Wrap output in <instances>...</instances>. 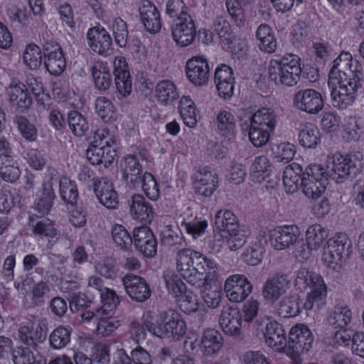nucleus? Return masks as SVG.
<instances>
[{
  "label": "nucleus",
  "mask_w": 364,
  "mask_h": 364,
  "mask_svg": "<svg viewBox=\"0 0 364 364\" xmlns=\"http://www.w3.org/2000/svg\"><path fill=\"white\" fill-rule=\"evenodd\" d=\"M215 124L222 135L230 136L235 132L236 120L230 112L225 110L220 112L217 115Z\"/></svg>",
  "instance_id": "obj_49"
},
{
  "label": "nucleus",
  "mask_w": 364,
  "mask_h": 364,
  "mask_svg": "<svg viewBox=\"0 0 364 364\" xmlns=\"http://www.w3.org/2000/svg\"><path fill=\"white\" fill-rule=\"evenodd\" d=\"M290 286L291 278L289 274L277 273L264 282L262 295L267 303L274 304L287 293Z\"/></svg>",
  "instance_id": "obj_9"
},
{
  "label": "nucleus",
  "mask_w": 364,
  "mask_h": 364,
  "mask_svg": "<svg viewBox=\"0 0 364 364\" xmlns=\"http://www.w3.org/2000/svg\"><path fill=\"white\" fill-rule=\"evenodd\" d=\"M94 192L101 204L109 209H115L118 205V194L113 184L107 178L94 181Z\"/></svg>",
  "instance_id": "obj_24"
},
{
  "label": "nucleus",
  "mask_w": 364,
  "mask_h": 364,
  "mask_svg": "<svg viewBox=\"0 0 364 364\" xmlns=\"http://www.w3.org/2000/svg\"><path fill=\"white\" fill-rule=\"evenodd\" d=\"M302 309V300L296 294H289L283 296L276 306L277 314L284 318L298 316Z\"/></svg>",
  "instance_id": "obj_28"
},
{
  "label": "nucleus",
  "mask_w": 364,
  "mask_h": 364,
  "mask_svg": "<svg viewBox=\"0 0 364 364\" xmlns=\"http://www.w3.org/2000/svg\"><path fill=\"white\" fill-rule=\"evenodd\" d=\"M71 328L69 326H59L49 335L50 347L60 350L65 348L70 342Z\"/></svg>",
  "instance_id": "obj_42"
},
{
  "label": "nucleus",
  "mask_w": 364,
  "mask_h": 364,
  "mask_svg": "<svg viewBox=\"0 0 364 364\" xmlns=\"http://www.w3.org/2000/svg\"><path fill=\"white\" fill-rule=\"evenodd\" d=\"M215 228L220 232H232L239 226L236 215L230 210H220L215 216Z\"/></svg>",
  "instance_id": "obj_41"
},
{
  "label": "nucleus",
  "mask_w": 364,
  "mask_h": 364,
  "mask_svg": "<svg viewBox=\"0 0 364 364\" xmlns=\"http://www.w3.org/2000/svg\"><path fill=\"white\" fill-rule=\"evenodd\" d=\"M188 79L196 86L206 85L210 77V68L207 60L203 56H194L186 65Z\"/></svg>",
  "instance_id": "obj_19"
},
{
  "label": "nucleus",
  "mask_w": 364,
  "mask_h": 364,
  "mask_svg": "<svg viewBox=\"0 0 364 364\" xmlns=\"http://www.w3.org/2000/svg\"><path fill=\"white\" fill-rule=\"evenodd\" d=\"M255 36L259 41L258 46L260 50L268 53L275 51L277 41L272 28L268 24L259 25L256 31Z\"/></svg>",
  "instance_id": "obj_34"
},
{
  "label": "nucleus",
  "mask_w": 364,
  "mask_h": 364,
  "mask_svg": "<svg viewBox=\"0 0 364 364\" xmlns=\"http://www.w3.org/2000/svg\"><path fill=\"white\" fill-rule=\"evenodd\" d=\"M293 103L299 110L309 114H318L324 107V100L321 92L311 88L300 90L293 97Z\"/></svg>",
  "instance_id": "obj_10"
},
{
  "label": "nucleus",
  "mask_w": 364,
  "mask_h": 364,
  "mask_svg": "<svg viewBox=\"0 0 364 364\" xmlns=\"http://www.w3.org/2000/svg\"><path fill=\"white\" fill-rule=\"evenodd\" d=\"M173 41L177 45L186 47L192 44L196 36V27L191 16L180 18L171 28Z\"/></svg>",
  "instance_id": "obj_17"
},
{
  "label": "nucleus",
  "mask_w": 364,
  "mask_h": 364,
  "mask_svg": "<svg viewBox=\"0 0 364 364\" xmlns=\"http://www.w3.org/2000/svg\"><path fill=\"white\" fill-rule=\"evenodd\" d=\"M164 279L169 293L175 297H179L187 291L186 285L177 274L167 273L164 276Z\"/></svg>",
  "instance_id": "obj_58"
},
{
  "label": "nucleus",
  "mask_w": 364,
  "mask_h": 364,
  "mask_svg": "<svg viewBox=\"0 0 364 364\" xmlns=\"http://www.w3.org/2000/svg\"><path fill=\"white\" fill-rule=\"evenodd\" d=\"M352 318L351 311L348 307L336 306L328 316V323L335 329L346 328Z\"/></svg>",
  "instance_id": "obj_43"
},
{
  "label": "nucleus",
  "mask_w": 364,
  "mask_h": 364,
  "mask_svg": "<svg viewBox=\"0 0 364 364\" xmlns=\"http://www.w3.org/2000/svg\"><path fill=\"white\" fill-rule=\"evenodd\" d=\"M353 57L348 52H342L333 60L328 73V85L331 89L332 105L345 109L353 105L364 85L362 73L351 70Z\"/></svg>",
  "instance_id": "obj_2"
},
{
  "label": "nucleus",
  "mask_w": 364,
  "mask_h": 364,
  "mask_svg": "<svg viewBox=\"0 0 364 364\" xmlns=\"http://www.w3.org/2000/svg\"><path fill=\"white\" fill-rule=\"evenodd\" d=\"M272 151L274 162L282 164L290 162L296 153L294 146L288 142L276 145L272 148Z\"/></svg>",
  "instance_id": "obj_53"
},
{
  "label": "nucleus",
  "mask_w": 364,
  "mask_h": 364,
  "mask_svg": "<svg viewBox=\"0 0 364 364\" xmlns=\"http://www.w3.org/2000/svg\"><path fill=\"white\" fill-rule=\"evenodd\" d=\"M211 283L208 284H204L201 287H203L202 291V297L204 303L208 308L215 309L219 306L222 299V292L213 289L210 287Z\"/></svg>",
  "instance_id": "obj_62"
},
{
  "label": "nucleus",
  "mask_w": 364,
  "mask_h": 364,
  "mask_svg": "<svg viewBox=\"0 0 364 364\" xmlns=\"http://www.w3.org/2000/svg\"><path fill=\"white\" fill-rule=\"evenodd\" d=\"M55 198L52 182L50 181L44 182L41 189L37 193L34 203L35 210L42 215L48 214L53 205Z\"/></svg>",
  "instance_id": "obj_31"
},
{
  "label": "nucleus",
  "mask_w": 364,
  "mask_h": 364,
  "mask_svg": "<svg viewBox=\"0 0 364 364\" xmlns=\"http://www.w3.org/2000/svg\"><path fill=\"white\" fill-rule=\"evenodd\" d=\"M226 7L229 14L238 27L245 25V18L242 6H245L243 3L237 0H226Z\"/></svg>",
  "instance_id": "obj_63"
},
{
  "label": "nucleus",
  "mask_w": 364,
  "mask_h": 364,
  "mask_svg": "<svg viewBox=\"0 0 364 364\" xmlns=\"http://www.w3.org/2000/svg\"><path fill=\"white\" fill-rule=\"evenodd\" d=\"M68 124L73 134L76 136L85 135L89 129L87 119L79 112L73 110L68 113Z\"/></svg>",
  "instance_id": "obj_48"
},
{
  "label": "nucleus",
  "mask_w": 364,
  "mask_h": 364,
  "mask_svg": "<svg viewBox=\"0 0 364 364\" xmlns=\"http://www.w3.org/2000/svg\"><path fill=\"white\" fill-rule=\"evenodd\" d=\"M112 236L116 245L124 250H129L134 242L133 236L122 225L117 224L112 228Z\"/></svg>",
  "instance_id": "obj_54"
},
{
  "label": "nucleus",
  "mask_w": 364,
  "mask_h": 364,
  "mask_svg": "<svg viewBox=\"0 0 364 364\" xmlns=\"http://www.w3.org/2000/svg\"><path fill=\"white\" fill-rule=\"evenodd\" d=\"M92 143L102 146L105 148H110L117 151L118 144L114 136L112 135L107 129H101L96 131L94 141Z\"/></svg>",
  "instance_id": "obj_64"
},
{
  "label": "nucleus",
  "mask_w": 364,
  "mask_h": 364,
  "mask_svg": "<svg viewBox=\"0 0 364 364\" xmlns=\"http://www.w3.org/2000/svg\"><path fill=\"white\" fill-rule=\"evenodd\" d=\"M317 289L311 290L308 293L306 301L302 303V308L309 311L313 309L314 304H317L318 306L323 304V300L326 297V287L325 284H322L319 278L317 279Z\"/></svg>",
  "instance_id": "obj_52"
},
{
  "label": "nucleus",
  "mask_w": 364,
  "mask_h": 364,
  "mask_svg": "<svg viewBox=\"0 0 364 364\" xmlns=\"http://www.w3.org/2000/svg\"><path fill=\"white\" fill-rule=\"evenodd\" d=\"M299 235V230L296 226H280L270 231L269 241L276 250H283L296 243Z\"/></svg>",
  "instance_id": "obj_18"
},
{
  "label": "nucleus",
  "mask_w": 364,
  "mask_h": 364,
  "mask_svg": "<svg viewBox=\"0 0 364 364\" xmlns=\"http://www.w3.org/2000/svg\"><path fill=\"white\" fill-rule=\"evenodd\" d=\"M218 95L224 100H230L234 94L235 77L232 68L221 64L216 68L214 76Z\"/></svg>",
  "instance_id": "obj_22"
},
{
  "label": "nucleus",
  "mask_w": 364,
  "mask_h": 364,
  "mask_svg": "<svg viewBox=\"0 0 364 364\" xmlns=\"http://www.w3.org/2000/svg\"><path fill=\"white\" fill-rule=\"evenodd\" d=\"M39 41L43 49L46 69L53 75H60L66 67L65 55L60 45L48 29L43 31L39 35Z\"/></svg>",
  "instance_id": "obj_5"
},
{
  "label": "nucleus",
  "mask_w": 364,
  "mask_h": 364,
  "mask_svg": "<svg viewBox=\"0 0 364 364\" xmlns=\"http://www.w3.org/2000/svg\"><path fill=\"white\" fill-rule=\"evenodd\" d=\"M95 87L100 91H107L110 87L112 78L108 64L103 61H95L91 68Z\"/></svg>",
  "instance_id": "obj_32"
},
{
  "label": "nucleus",
  "mask_w": 364,
  "mask_h": 364,
  "mask_svg": "<svg viewBox=\"0 0 364 364\" xmlns=\"http://www.w3.org/2000/svg\"><path fill=\"white\" fill-rule=\"evenodd\" d=\"M102 306L97 308V315L103 314L104 316H109L112 314L113 311L120 303V297L117 295L116 292L109 288L102 291L100 294Z\"/></svg>",
  "instance_id": "obj_46"
},
{
  "label": "nucleus",
  "mask_w": 364,
  "mask_h": 364,
  "mask_svg": "<svg viewBox=\"0 0 364 364\" xmlns=\"http://www.w3.org/2000/svg\"><path fill=\"white\" fill-rule=\"evenodd\" d=\"M133 238L136 250L144 257H153L157 252V242L151 229L147 226L134 228Z\"/></svg>",
  "instance_id": "obj_20"
},
{
  "label": "nucleus",
  "mask_w": 364,
  "mask_h": 364,
  "mask_svg": "<svg viewBox=\"0 0 364 364\" xmlns=\"http://www.w3.org/2000/svg\"><path fill=\"white\" fill-rule=\"evenodd\" d=\"M285 65L283 71L282 85L292 87L300 80L302 70L300 65V58L291 53L284 55Z\"/></svg>",
  "instance_id": "obj_27"
},
{
  "label": "nucleus",
  "mask_w": 364,
  "mask_h": 364,
  "mask_svg": "<svg viewBox=\"0 0 364 364\" xmlns=\"http://www.w3.org/2000/svg\"><path fill=\"white\" fill-rule=\"evenodd\" d=\"M222 336L215 329H205L200 339L201 352L208 356L217 353L222 347Z\"/></svg>",
  "instance_id": "obj_36"
},
{
  "label": "nucleus",
  "mask_w": 364,
  "mask_h": 364,
  "mask_svg": "<svg viewBox=\"0 0 364 364\" xmlns=\"http://www.w3.org/2000/svg\"><path fill=\"white\" fill-rule=\"evenodd\" d=\"M60 196L61 199L71 205L77 203L78 190L76 183L68 178H62L59 181Z\"/></svg>",
  "instance_id": "obj_47"
},
{
  "label": "nucleus",
  "mask_w": 364,
  "mask_h": 364,
  "mask_svg": "<svg viewBox=\"0 0 364 364\" xmlns=\"http://www.w3.org/2000/svg\"><path fill=\"white\" fill-rule=\"evenodd\" d=\"M285 63L284 56L277 59H272L268 65V76L271 81L274 82L277 85H282L283 71Z\"/></svg>",
  "instance_id": "obj_61"
},
{
  "label": "nucleus",
  "mask_w": 364,
  "mask_h": 364,
  "mask_svg": "<svg viewBox=\"0 0 364 364\" xmlns=\"http://www.w3.org/2000/svg\"><path fill=\"white\" fill-rule=\"evenodd\" d=\"M250 171L253 180L259 182L264 180L270 171L269 159L265 156L256 157L252 163Z\"/></svg>",
  "instance_id": "obj_51"
},
{
  "label": "nucleus",
  "mask_w": 364,
  "mask_h": 364,
  "mask_svg": "<svg viewBox=\"0 0 364 364\" xmlns=\"http://www.w3.org/2000/svg\"><path fill=\"white\" fill-rule=\"evenodd\" d=\"M362 154L360 152L342 155L336 154L329 157L326 166L310 164L306 167V173L300 183L304 194L316 200L326 190L329 178L337 183L355 178L362 169Z\"/></svg>",
  "instance_id": "obj_1"
},
{
  "label": "nucleus",
  "mask_w": 364,
  "mask_h": 364,
  "mask_svg": "<svg viewBox=\"0 0 364 364\" xmlns=\"http://www.w3.org/2000/svg\"><path fill=\"white\" fill-rule=\"evenodd\" d=\"M37 349L30 346H20L12 351V360L14 364H35Z\"/></svg>",
  "instance_id": "obj_56"
},
{
  "label": "nucleus",
  "mask_w": 364,
  "mask_h": 364,
  "mask_svg": "<svg viewBox=\"0 0 364 364\" xmlns=\"http://www.w3.org/2000/svg\"><path fill=\"white\" fill-rule=\"evenodd\" d=\"M299 141L305 148L315 149L321 143V132L316 125L307 123L299 132Z\"/></svg>",
  "instance_id": "obj_38"
},
{
  "label": "nucleus",
  "mask_w": 364,
  "mask_h": 364,
  "mask_svg": "<svg viewBox=\"0 0 364 364\" xmlns=\"http://www.w3.org/2000/svg\"><path fill=\"white\" fill-rule=\"evenodd\" d=\"M193 188L196 194L204 198L210 197L218 187V176L207 167L195 173Z\"/></svg>",
  "instance_id": "obj_16"
},
{
  "label": "nucleus",
  "mask_w": 364,
  "mask_h": 364,
  "mask_svg": "<svg viewBox=\"0 0 364 364\" xmlns=\"http://www.w3.org/2000/svg\"><path fill=\"white\" fill-rule=\"evenodd\" d=\"M48 321L46 318L36 319L30 325L21 326L18 330L20 341L25 346L38 349L47 338Z\"/></svg>",
  "instance_id": "obj_8"
},
{
  "label": "nucleus",
  "mask_w": 364,
  "mask_h": 364,
  "mask_svg": "<svg viewBox=\"0 0 364 364\" xmlns=\"http://www.w3.org/2000/svg\"><path fill=\"white\" fill-rule=\"evenodd\" d=\"M306 173L302 166L296 163L287 166L283 173V183L287 193H293L298 190L302 178Z\"/></svg>",
  "instance_id": "obj_33"
},
{
  "label": "nucleus",
  "mask_w": 364,
  "mask_h": 364,
  "mask_svg": "<svg viewBox=\"0 0 364 364\" xmlns=\"http://www.w3.org/2000/svg\"><path fill=\"white\" fill-rule=\"evenodd\" d=\"M181 226L184 228L188 234L196 239L205 233L208 228V222L198 218L189 221L183 218Z\"/></svg>",
  "instance_id": "obj_59"
},
{
  "label": "nucleus",
  "mask_w": 364,
  "mask_h": 364,
  "mask_svg": "<svg viewBox=\"0 0 364 364\" xmlns=\"http://www.w3.org/2000/svg\"><path fill=\"white\" fill-rule=\"evenodd\" d=\"M26 87L31 90L34 95L38 104L42 106L45 109H50V102L51 100L49 95L44 92L43 84L41 77L30 75L26 80Z\"/></svg>",
  "instance_id": "obj_37"
},
{
  "label": "nucleus",
  "mask_w": 364,
  "mask_h": 364,
  "mask_svg": "<svg viewBox=\"0 0 364 364\" xmlns=\"http://www.w3.org/2000/svg\"><path fill=\"white\" fill-rule=\"evenodd\" d=\"M250 141L256 147H262L269 140L270 134L273 132L256 124L250 122L247 125Z\"/></svg>",
  "instance_id": "obj_50"
},
{
  "label": "nucleus",
  "mask_w": 364,
  "mask_h": 364,
  "mask_svg": "<svg viewBox=\"0 0 364 364\" xmlns=\"http://www.w3.org/2000/svg\"><path fill=\"white\" fill-rule=\"evenodd\" d=\"M314 341V335L307 326L302 323L295 325L289 333V353L292 356H299L308 352L312 348Z\"/></svg>",
  "instance_id": "obj_7"
},
{
  "label": "nucleus",
  "mask_w": 364,
  "mask_h": 364,
  "mask_svg": "<svg viewBox=\"0 0 364 364\" xmlns=\"http://www.w3.org/2000/svg\"><path fill=\"white\" fill-rule=\"evenodd\" d=\"M141 326L144 328L160 338H173L178 340L186 332V323L180 314L173 309H169L160 314L157 325L154 323V317L151 311H146L141 317Z\"/></svg>",
  "instance_id": "obj_4"
},
{
  "label": "nucleus",
  "mask_w": 364,
  "mask_h": 364,
  "mask_svg": "<svg viewBox=\"0 0 364 364\" xmlns=\"http://www.w3.org/2000/svg\"><path fill=\"white\" fill-rule=\"evenodd\" d=\"M328 232L323 226L319 224H314L310 226L306 232V241L309 247L318 250L328 237Z\"/></svg>",
  "instance_id": "obj_45"
},
{
  "label": "nucleus",
  "mask_w": 364,
  "mask_h": 364,
  "mask_svg": "<svg viewBox=\"0 0 364 364\" xmlns=\"http://www.w3.org/2000/svg\"><path fill=\"white\" fill-rule=\"evenodd\" d=\"M141 21L146 30L151 33L159 32L161 28L159 12L150 1H146L139 9Z\"/></svg>",
  "instance_id": "obj_29"
},
{
  "label": "nucleus",
  "mask_w": 364,
  "mask_h": 364,
  "mask_svg": "<svg viewBox=\"0 0 364 364\" xmlns=\"http://www.w3.org/2000/svg\"><path fill=\"white\" fill-rule=\"evenodd\" d=\"M87 39L90 48L102 55H109L112 53V41L109 33L100 25L90 28L87 33Z\"/></svg>",
  "instance_id": "obj_15"
},
{
  "label": "nucleus",
  "mask_w": 364,
  "mask_h": 364,
  "mask_svg": "<svg viewBox=\"0 0 364 364\" xmlns=\"http://www.w3.org/2000/svg\"><path fill=\"white\" fill-rule=\"evenodd\" d=\"M265 343L271 348L279 351L287 348L286 332L283 326L277 321L269 322L264 333Z\"/></svg>",
  "instance_id": "obj_26"
},
{
  "label": "nucleus",
  "mask_w": 364,
  "mask_h": 364,
  "mask_svg": "<svg viewBox=\"0 0 364 364\" xmlns=\"http://www.w3.org/2000/svg\"><path fill=\"white\" fill-rule=\"evenodd\" d=\"M14 123L21 136L28 141H35L37 139L38 132L36 126L23 116H16Z\"/></svg>",
  "instance_id": "obj_55"
},
{
  "label": "nucleus",
  "mask_w": 364,
  "mask_h": 364,
  "mask_svg": "<svg viewBox=\"0 0 364 364\" xmlns=\"http://www.w3.org/2000/svg\"><path fill=\"white\" fill-rule=\"evenodd\" d=\"M318 278L321 279L322 284H324L323 278L320 275L310 272L306 268H301L296 273L294 284L296 288L301 291H306L308 287L312 290L317 289Z\"/></svg>",
  "instance_id": "obj_40"
},
{
  "label": "nucleus",
  "mask_w": 364,
  "mask_h": 364,
  "mask_svg": "<svg viewBox=\"0 0 364 364\" xmlns=\"http://www.w3.org/2000/svg\"><path fill=\"white\" fill-rule=\"evenodd\" d=\"M95 109L99 116L105 122H110L114 119V107L112 102L105 97L97 98Z\"/></svg>",
  "instance_id": "obj_60"
},
{
  "label": "nucleus",
  "mask_w": 364,
  "mask_h": 364,
  "mask_svg": "<svg viewBox=\"0 0 364 364\" xmlns=\"http://www.w3.org/2000/svg\"><path fill=\"white\" fill-rule=\"evenodd\" d=\"M86 155L88 161L92 164H103L105 167H107L117 156V151L91 143L87 150Z\"/></svg>",
  "instance_id": "obj_30"
},
{
  "label": "nucleus",
  "mask_w": 364,
  "mask_h": 364,
  "mask_svg": "<svg viewBox=\"0 0 364 364\" xmlns=\"http://www.w3.org/2000/svg\"><path fill=\"white\" fill-rule=\"evenodd\" d=\"M353 252L352 242L348 236L343 232L338 233L327 241L323 248V259L334 269V264L341 265L342 261L348 259Z\"/></svg>",
  "instance_id": "obj_6"
},
{
  "label": "nucleus",
  "mask_w": 364,
  "mask_h": 364,
  "mask_svg": "<svg viewBox=\"0 0 364 364\" xmlns=\"http://www.w3.org/2000/svg\"><path fill=\"white\" fill-rule=\"evenodd\" d=\"M176 269L191 285L201 288L218 279L216 262L191 248H183L176 253Z\"/></svg>",
  "instance_id": "obj_3"
},
{
  "label": "nucleus",
  "mask_w": 364,
  "mask_h": 364,
  "mask_svg": "<svg viewBox=\"0 0 364 364\" xmlns=\"http://www.w3.org/2000/svg\"><path fill=\"white\" fill-rule=\"evenodd\" d=\"M154 97L161 105H168L178 97L176 85L169 80L160 81L155 87Z\"/></svg>",
  "instance_id": "obj_35"
},
{
  "label": "nucleus",
  "mask_w": 364,
  "mask_h": 364,
  "mask_svg": "<svg viewBox=\"0 0 364 364\" xmlns=\"http://www.w3.org/2000/svg\"><path fill=\"white\" fill-rule=\"evenodd\" d=\"M122 180L132 189L139 188L143 181L144 173L137 156H126L120 164Z\"/></svg>",
  "instance_id": "obj_13"
},
{
  "label": "nucleus",
  "mask_w": 364,
  "mask_h": 364,
  "mask_svg": "<svg viewBox=\"0 0 364 364\" xmlns=\"http://www.w3.org/2000/svg\"><path fill=\"white\" fill-rule=\"evenodd\" d=\"M122 283L127 294L132 301L142 303L150 298L151 289L144 278L133 274H127L122 279Z\"/></svg>",
  "instance_id": "obj_14"
},
{
  "label": "nucleus",
  "mask_w": 364,
  "mask_h": 364,
  "mask_svg": "<svg viewBox=\"0 0 364 364\" xmlns=\"http://www.w3.org/2000/svg\"><path fill=\"white\" fill-rule=\"evenodd\" d=\"M114 84L120 95L127 97L132 91V77L124 58H116L114 61Z\"/></svg>",
  "instance_id": "obj_23"
},
{
  "label": "nucleus",
  "mask_w": 364,
  "mask_h": 364,
  "mask_svg": "<svg viewBox=\"0 0 364 364\" xmlns=\"http://www.w3.org/2000/svg\"><path fill=\"white\" fill-rule=\"evenodd\" d=\"M5 95L11 107L16 111L23 112L32 105V98L26 85L13 81L6 87Z\"/></svg>",
  "instance_id": "obj_12"
},
{
  "label": "nucleus",
  "mask_w": 364,
  "mask_h": 364,
  "mask_svg": "<svg viewBox=\"0 0 364 364\" xmlns=\"http://www.w3.org/2000/svg\"><path fill=\"white\" fill-rule=\"evenodd\" d=\"M140 186H141L144 194L151 200L156 201L159 199L160 196L159 185L151 173L147 171L144 172Z\"/></svg>",
  "instance_id": "obj_57"
},
{
  "label": "nucleus",
  "mask_w": 364,
  "mask_h": 364,
  "mask_svg": "<svg viewBox=\"0 0 364 364\" xmlns=\"http://www.w3.org/2000/svg\"><path fill=\"white\" fill-rule=\"evenodd\" d=\"M250 122L273 132L277 123V115L274 109L262 107L250 117Z\"/></svg>",
  "instance_id": "obj_39"
},
{
  "label": "nucleus",
  "mask_w": 364,
  "mask_h": 364,
  "mask_svg": "<svg viewBox=\"0 0 364 364\" xmlns=\"http://www.w3.org/2000/svg\"><path fill=\"white\" fill-rule=\"evenodd\" d=\"M253 286L243 274H233L228 277L224 290L228 299L234 303L242 302L252 293Z\"/></svg>",
  "instance_id": "obj_11"
},
{
  "label": "nucleus",
  "mask_w": 364,
  "mask_h": 364,
  "mask_svg": "<svg viewBox=\"0 0 364 364\" xmlns=\"http://www.w3.org/2000/svg\"><path fill=\"white\" fill-rule=\"evenodd\" d=\"M219 322L221 329L226 335L242 339V316L237 308H224Z\"/></svg>",
  "instance_id": "obj_21"
},
{
  "label": "nucleus",
  "mask_w": 364,
  "mask_h": 364,
  "mask_svg": "<svg viewBox=\"0 0 364 364\" xmlns=\"http://www.w3.org/2000/svg\"><path fill=\"white\" fill-rule=\"evenodd\" d=\"M130 213L136 220L150 223L154 218L152 205L141 194H134L128 200Z\"/></svg>",
  "instance_id": "obj_25"
},
{
  "label": "nucleus",
  "mask_w": 364,
  "mask_h": 364,
  "mask_svg": "<svg viewBox=\"0 0 364 364\" xmlns=\"http://www.w3.org/2000/svg\"><path fill=\"white\" fill-rule=\"evenodd\" d=\"M43 49L37 44H28L23 54L24 64L31 70H36L41 65L43 60Z\"/></svg>",
  "instance_id": "obj_44"
}]
</instances>
